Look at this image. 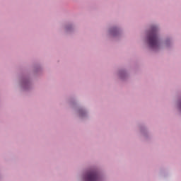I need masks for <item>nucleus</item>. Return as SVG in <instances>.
I'll list each match as a JSON object with an SVG mask.
<instances>
[{
	"label": "nucleus",
	"instance_id": "nucleus-1",
	"mask_svg": "<svg viewBox=\"0 0 181 181\" xmlns=\"http://www.w3.org/2000/svg\"><path fill=\"white\" fill-rule=\"evenodd\" d=\"M157 33L158 28L156 27H153L148 35V45L150 47H152L153 49H155L159 46V41L158 40V35L156 34Z\"/></svg>",
	"mask_w": 181,
	"mask_h": 181
},
{
	"label": "nucleus",
	"instance_id": "nucleus-2",
	"mask_svg": "<svg viewBox=\"0 0 181 181\" xmlns=\"http://www.w3.org/2000/svg\"><path fill=\"white\" fill-rule=\"evenodd\" d=\"M86 181H98V176L97 175V173L90 172L88 173L85 178Z\"/></svg>",
	"mask_w": 181,
	"mask_h": 181
}]
</instances>
